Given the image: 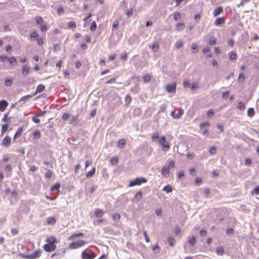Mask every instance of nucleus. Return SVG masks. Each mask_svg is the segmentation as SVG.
I'll return each mask as SVG.
<instances>
[{"mask_svg": "<svg viewBox=\"0 0 259 259\" xmlns=\"http://www.w3.org/2000/svg\"><path fill=\"white\" fill-rule=\"evenodd\" d=\"M209 152L210 154L214 155L215 154V153L217 152L216 148L214 146H211L209 148Z\"/></svg>", "mask_w": 259, "mask_h": 259, "instance_id": "5fc2aeb1", "label": "nucleus"}, {"mask_svg": "<svg viewBox=\"0 0 259 259\" xmlns=\"http://www.w3.org/2000/svg\"><path fill=\"white\" fill-rule=\"evenodd\" d=\"M196 239L194 236L189 237L188 242L192 246H193L196 243Z\"/></svg>", "mask_w": 259, "mask_h": 259, "instance_id": "cd10ccee", "label": "nucleus"}, {"mask_svg": "<svg viewBox=\"0 0 259 259\" xmlns=\"http://www.w3.org/2000/svg\"><path fill=\"white\" fill-rule=\"evenodd\" d=\"M46 241L47 242V243L51 244L53 245H56L55 243L57 242V240L56 238L53 236H49L47 238Z\"/></svg>", "mask_w": 259, "mask_h": 259, "instance_id": "f8f14e48", "label": "nucleus"}, {"mask_svg": "<svg viewBox=\"0 0 259 259\" xmlns=\"http://www.w3.org/2000/svg\"><path fill=\"white\" fill-rule=\"evenodd\" d=\"M40 30L42 32H45L48 30V27L46 24H42L40 25Z\"/></svg>", "mask_w": 259, "mask_h": 259, "instance_id": "603ef678", "label": "nucleus"}, {"mask_svg": "<svg viewBox=\"0 0 259 259\" xmlns=\"http://www.w3.org/2000/svg\"><path fill=\"white\" fill-rule=\"evenodd\" d=\"M151 80V75L149 74L143 76V81L144 82H148Z\"/></svg>", "mask_w": 259, "mask_h": 259, "instance_id": "c03bdc74", "label": "nucleus"}, {"mask_svg": "<svg viewBox=\"0 0 259 259\" xmlns=\"http://www.w3.org/2000/svg\"><path fill=\"white\" fill-rule=\"evenodd\" d=\"M126 144L125 140L124 139H120L118 141V145L119 148H123Z\"/></svg>", "mask_w": 259, "mask_h": 259, "instance_id": "393cba45", "label": "nucleus"}, {"mask_svg": "<svg viewBox=\"0 0 259 259\" xmlns=\"http://www.w3.org/2000/svg\"><path fill=\"white\" fill-rule=\"evenodd\" d=\"M237 108L240 110H244L245 108V104L241 101H240L238 102V104H237Z\"/></svg>", "mask_w": 259, "mask_h": 259, "instance_id": "c9c22d12", "label": "nucleus"}, {"mask_svg": "<svg viewBox=\"0 0 259 259\" xmlns=\"http://www.w3.org/2000/svg\"><path fill=\"white\" fill-rule=\"evenodd\" d=\"M119 26V21L118 20L114 21L112 24V30L117 28Z\"/></svg>", "mask_w": 259, "mask_h": 259, "instance_id": "3c124183", "label": "nucleus"}, {"mask_svg": "<svg viewBox=\"0 0 259 259\" xmlns=\"http://www.w3.org/2000/svg\"><path fill=\"white\" fill-rule=\"evenodd\" d=\"M169 172H170L169 168L167 166H163L162 168L161 173L163 176H166L169 175Z\"/></svg>", "mask_w": 259, "mask_h": 259, "instance_id": "a211bd4d", "label": "nucleus"}, {"mask_svg": "<svg viewBox=\"0 0 259 259\" xmlns=\"http://www.w3.org/2000/svg\"><path fill=\"white\" fill-rule=\"evenodd\" d=\"M85 242L82 240H79L73 242L69 245V247L70 249H74L83 246Z\"/></svg>", "mask_w": 259, "mask_h": 259, "instance_id": "7ed1b4c3", "label": "nucleus"}, {"mask_svg": "<svg viewBox=\"0 0 259 259\" xmlns=\"http://www.w3.org/2000/svg\"><path fill=\"white\" fill-rule=\"evenodd\" d=\"M172 15L175 21L179 20L181 18V15L179 12H175L172 14Z\"/></svg>", "mask_w": 259, "mask_h": 259, "instance_id": "4c0bfd02", "label": "nucleus"}, {"mask_svg": "<svg viewBox=\"0 0 259 259\" xmlns=\"http://www.w3.org/2000/svg\"><path fill=\"white\" fill-rule=\"evenodd\" d=\"M13 83V80L11 78H6L5 80V84L6 86H11Z\"/></svg>", "mask_w": 259, "mask_h": 259, "instance_id": "79ce46f5", "label": "nucleus"}, {"mask_svg": "<svg viewBox=\"0 0 259 259\" xmlns=\"http://www.w3.org/2000/svg\"><path fill=\"white\" fill-rule=\"evenodd\" d=\"M9 57L5 55L0 56V60L1 61L4 62L5 60H8Z\"/></svg>", "mask_w": 259, "mask_h": 259, "instance_id": "69168bd1", "label": "nucleus"}, {"mask_svg": "<svg viewBox=\"0 0 259 259\" xmlns=\"http://www.w3.org/2000/svg\"><path fill=\"white\" fill-rule=\"evenodd\" d=\"M143 235H144V236L145 237V240L147 242H150V238H149V237L148 236V235L147 234L146 231H144L143 232Z\"/></svg>", "mask_w": 259, "mask_h": 259, "instance_id": "e2e57ef3", "label": "nucleus"}, {"mask_svg": "<svg viewBox=\"0 0 259 259\" xmlns=\"http://www.w3.org/2000/svg\"><path fill=\"white\" fill-rule=\"evenodd\" d=\"M208 43L210 45H214L216 43V40L213 37H211L208 40Z\"/></svg>", "mask_w": 259, "mask_h": 259, "instance_id": "bf43d9fd", "label": "nucleus"}, {"mask_svg": "<svg viewBox=\"0 0 259 259\" xmlns=\"http://www.w3.org/2000/svg\"><path fill=\"white\" fill-rule=\"evenodd\" d=\"M78 120V115H75L73 116L70 120V124H74L76 123V122Z\"/></svg>", "mask_w": 259, "mask_h": 259, "instance_id": "09e8293b", "label": "nucleus"}, {"mask_svg": "<svg viewBox=\"0 0 259 259\" xmlns=\"http://www.w3.org/2000/svg\"><path fill=\"white\" fill-rule=\"evenodd\" d=\"M11 143V138L10 136L7 135L2 140V145L3 146L8 147Z\"/></svg>", "mask_w": 259, "mask_h": 259, "instance_id": "423d86ee", "label": "nucleus"}, {"mask_svg": "<svg viewBox=\"0 0 259 259\" xmlns=\"http://www.w3.org/2000/svg\"><path fill=\"white\" fill-rule=\"evenodd\" d=\"M217 253L220 255H223L225 253V250L222 246H219L216 249Z\"/></svg>", "mask_w": 259, "mask_h": 259, "instance_id": "412c9836", "label": "nucleus"}, {"mask_svg": "<svg viewBox=\"0 0 259 259\" xmlns=\"http://www.w3.org/2000/svg\"><path fill=\"white\" fill-rule=\"evenodd\" d=\"M70 115L68 113L65 112L62 115V119L64 120H67L68 118H69Z\"/></svg>", "mask_w": 259, "mask_h": 259, "instance_id": "338daca9", "label": "nucleus"}, {"mask_svg": "<svg viewBox=\"0 0 259 259\" xmlns=\"http://www.w3.org/2000/svg\"><path fill=\"white\" fill-rule=\"evenodd\" d=\"M8 105V103L5 100L0 101V111L4 112L7 108Z\"/></svg>", "mask_w": 259, "mask_h": 259, "instance_id": "9d476101", "label": "nucleus"}, {"mask_svg": "<svg viewBox=\"0 0 259 259\" xmlns=\"http://www.w3.org/2000/svg\"><path fill=\"white\" fill-rule=\"evenodd\" d=\"M56 219L54 217H50L47 219V222L48 225H53L56 223Z\"/></svg>", "mask_w": 259, "mask_h": 259, "instance_id": "f3484780", "label": "nucleus"}, {"mask_svg": "<svg viewBox=\"0 0 259 259\" xmlns=\"http://www.w3.org/2000/svg\"><path fill=\"white\" fill-rule=\"evenodd\" d=\"M159 144L161 146L162 149L164 151H168L170 148L168 142L166 141L165 136H161L159 140Z\"/></svg>", "mask_w": 259, "mask_h": 259, "instance_id": "f257e3e1", "label": "nucleus"}, {"mask_svg": "<svg viewBox=\"0 0 259 259\" xmlns=\"http://www.w3.org/2000/svg\"><path fill=\"white\" fill-rule=\"evenodd\" d=\"M37 44L39 46H42L44 44V39L42 37L38 38L37 40Z\"/></svg>", "mask_w": 259, "mask_h": 259, "instance_id": "774afa93", "label": "nucleus"}, {"mask_svg": "<svg viewBox=\"0 0 259 259\" xmlns=\"http://www.w3.org/2000/svg\"><path fill=\"white\" fill-rule=\"evenodd\" d=\"M23 127L22 126L20 127L19 128H18L17 129V131L16 132V133L14 136V138H13L14 141L21 136V135L23 133Z\"/></svg>", "mask_w": 259, "mask_h": 259, "instance_id": "9b49d317", "label": "nucleus"}, {"mask_svg": "<svg viewBox=\"0 0 259 259\" xmlns=\"http://www.w3.org/2000/svg\"><path fill=\"white\" fill-rule=\"evenodd\" d=\"M9 125L8 124H3L1 128V136H3L8 129Z\"/></svg>", "mask_w": 259, "mask_h": 259, "instance_id": "a878e982", "label": "nucleus"}, {"mask_svg": "<svg viewBox=\"0 0 259 259\" xmlns=\"http://www.w3.org/2000/svg\"><path fill=\"white\" fill-rule=\"evenodd\" d=\"M185 28V24L183 22H179L176 24V29L178 31L182 30Z\"/></svg>", "mask_w": 259, "mask_h": 259, "instance_id": "5701e85b", "label": "nucleus"}, {"mask_svg": "<svg viewBox=\"0 0 259 259\" xmlns=\"http://www.w3.org/2000/svg\"><path fill=\"white\" fill-rule=\"evenodd\" d=\"M8 61L9 63L12 65L16 64L17 63V60L15 57L9 58Z\"/></svg>", "mask_w": 259, "mask_h": 259, "instance_id": "37998d69", "label": "nucleus"}, {"mask_svg": "<svg viewBox=\"0 0 259 259\" xmlns=\"http://www.w3.org/2000/svg\"><path fill=\"white\" fill-rule=\"evenodd\" d=\"M251 195H259V185L253 188L251 191Z\"/></svg>", "mask_w": 259, "mask_h": 259, "instance_id": "e433bc0d", "label": "nucleus"}, {"mask_svg": "<svg viewBox=\"0 0 259 259\" xmlns=\"http://www.w3.org/2000/svg\"><path fill=\"white\" fill-rule=\"evenodd\" d=\"M30 38L34 40L38 38V34L36 31H32L30 33Z\"/></svg>", "mask_w": 259, "mask_h": 259, "instance_id": "58836bf2", "label": "nucleus"}, {"mask_svg": "<svg viewBox=\"0 0 259 259\" xmlns=\"http://www.w3.org/2000/svg\"><path fill=\"white\" fill-rule=\"evenodd\" d=\"M255 114L254 110L253 108H250L247 110V115L250 117H253Z\"/></svg>", "mask_w": 259, "mask_h": 259, "instance_id": "473e14b6", "label": "nucleus"}, {"mask_svg": "<svg viewBox=\"0 0 259 259\" xmlns=\"http://www.w3.org/2000/svg\"><path fill=\"white\" fill-rule=\"evenodd\" d=\"M162 190L167 193L171 192L172 191V187L169 185H167L164 187Z\"/></svg>", "mask_w": 259, "mask_h": 259, "instance_id": "a19ab883", "label": "nucleus"}, {"mask_svg": "<svg viewBox=\"0 0 259 259\" xmlns=\"http://www.w3.org/2000/svg\"><path fill=\"white\" fill-rule=\"evenodd\" d=\"M96 171L95 167H93L92 169L88 171L86 174V177L87 178H91L92 176H93Z\"/></svg>", "mask_w": 259, "mask_h": 259, "instance_id": "6ab92c4d", "label": "nucleus"}, {"mask_svg": "<svg viewBox=\"0 0 259 259\" xmlns=\"http://www.w3.org/2000/svg\"><path fill=\"white\" fill-rule=\"evenodd\" d=\"M40 250H36L33 253L28 255L26 256L27 259H35L40 256L41 254Z\"/></svg>", "mask_w": 259, "mask_h": 259, "instance_id": "6e6552de", "label": "nucleus"}, {"mask_svg": "<svg viewBox=\"0 0 259 259\" xmlns=\"http://www.w3.org/2000/svg\"><path fill=\"white\" fill-rule=\"evenodd\" d=\"M183 42L182 40H179L178 41L176 44V47L177 49H179L180 48L183 47Z\"/></svg>", "mask_w": 259, "mask_h": 259, "instance_id": "052dcab7", "label": "nucleus"}, {"mask_svg": "<svg viewBox=\"0 0 259 259\" xmlns=\"http://www.w3.org/2000/svg\"><path fill=\"white\" fill-rule=\"evenodd\" d=\"M30 68L26 65H24L22 68V74L26 76L29 73Z\"/></svg>", "mask_w": 259, "mask_h": 259, "instance_id": "2eb2a0df", "label": "nucleus"}, {"mask_svg": "<svg viewBox=\"0 0 259 259\" xmlns=\"http://www.w3.org/2000/svg\"><path fill=\"white\" fill-rule=\"evenodd\" d=\"M159 49V45L157 41H155L152 44V50L153 52H156Z\"/></svg>", "mask_w": 259, "mask_h": 259, "instance_id": "bb28decb", "label": "nucleus"}, {"mask_svg": "<svg viewBox=\"0 0 259 259\" xmlns=\"http://www.w3.org/2000/svg\"><path fill=\"white\" fill-rule=\"evenodd\" d=\"M68 26L69 28H75L76 27V23L74 21H70L68 22Z\"/></svg>", "mask_w": 259, "mask_h": 259, "instance_id": "864d4df0", "label": "nucleus"}, {"mask_svg": "<svg viewBox=\"0 0 259 259\" xmlns=\"http://www.w3.org/2000/svg\"><path fill=\"white\" fill-rule=\"evenodd\" d=\"M118 162V158L116 156H114L111 159V164L115 165L117 164Z\"/></svg>", "mask_w": 259, "mask_h": 259, "instance_id": "a18cd8bd", "label": "nucleus"}, {"mask_svg": "<svg viewBox=\"0 0 259 259\" xmlns=\"http://www.w3.org/2000/svg\"><path fill=\"white\" fill-rule=\"evenodd\" d=\"M95 256L96 254L92 251H89L88 252L83 251L81 253L82 259H94Z\"/></svg>", "mask_w": 259, "mask_h": 259, "instance_id": "20e7f679", "label": "nucleus"}, {"mask_svg": "<svg viewBox=\"0 0 259 259\" xmlns=\"http://www.w3.org/2000/svg\"><path fill=\"white\" fill-rule=\"evenodd\" d=\"M32 97V95H28L26 96H24L21 98V99L19 100V102H25L28 99L31 98Z\"/></svg>", "mask_w": 259, "mask_h": 259, "instance_id": "f704fd0d", "label": "nucleus"}, {"mask_svg": "<svg viewBox=\"0 0 259 259\" xmlns=\"http://www.w3.org/2000/svg\"><path fill=\"white\" fill-rule=\"evenodd\" d=\"M165 89L168 93H175L176 90V83L167 84L165 86Z\"/></svg>", "mask_w": 259, "mask_h": 259, "instance_id": "0eeeda50", "label": "nucleus"}, {"mask_svg": "<svg viewBox=\"0 0 259 259\" xmlns=\"http://www.w3.org/2000/svg\"><path fill=\"white\" fill-rule=\"evenodd\" d=\"M45 176L47 178H48V179H50L52 178V173L51 172V171L50 170H48L46 174H45Z\"/></svg>", "mask_w": 259, "mask_h": 259, "instance_id": "0e129e2a", "label": "nucleus"}, {"mask_svg": "<svg viewBox=\"0 0 259 259\" xmlns=\"http://www.w3.org/2000/svg\"><path fill=\"white\" fill-rule=\"evenodd\" d=\"M202 179L200 177H197L195 180V184L196 185H199L202 183Z\"/></svg>", "mask_w": 259, "mask_h": 259, "instance_id": "13d9d810", "label": "nucleus"}, {"mask_svg": "<svg viewBox=\"0 0 259 259\" xmlns=\"http://www.w3.org/2000/svg\"><path fill=\"white\" fill-rule=\"evenodd\" d=\"M132 98L129 94H127L125 98V102L126 104H128L131 102Z\"/></svg>", "mask_w": 259, "mask_h": 259, "instance_id": "6e6d98bb", "label": "nucleus"}, {"mask_svg": "<svg viewBox=\"0 0 259 259\" xmlns=\"http://www.w3.org/2000/svg\"><path fill=\"white\" fill-rule=\"evenodd\" d=\"M41 133L39 131L36 130L33 132V137L34 138L37 139L40 137Z\"/></svg>", "mask_w": 259, "mask_h": 259, "instance_id": "72a5a7b5", "label": "nucleus"}, {"mask_svg": "<svg viewBox=\"0 0 259 259\" xmlns=\"http://www.w3.org/2000/svg\"><path fill=\"white\" fill-rule=\"evenodd\" d=\"M223 12V8L220 6L214 9L213 11V16L216 17Z\"/></svg>", "mask_w": 259, "mask_h": 259, "instance_id": "ddd939ff", "label": "nucleus"}, {"mask_svg": "<svg viewBox=\"0 0 259 259\" xmlns=\"http://www.w3.org/2000/svg\"><path fill=\"white\" fill-rule=\"evenodd\" d=\"M174 233L177 235H181V229L177 226L175 228L174 230Z\"/></svg>", "mask_w": 259, "mask_h": 259, "instance_id": "de8ad7c7", "label": "nucleus"}, {"mask_svg": "<svg viewBox=\"0 0 259 259\" xmlns=\"http://www.w3.org/2000/svg\"><path fill=\"white\" fill-rule=\"evenodd\" d=\"M225 23V20L224 18L223 17H219L217 18L214 22V24L216 26H219L221 24H224Z\"/></svg>", "mask_w": 259, "mask_h": 259, "instance_id": "dca6fc26", "label": "nucleus"}, {"mask_svg": "<svg viewBox=\"0 0 259 259\" xmlns=\"http://www.w3.org/2000/svg\"><path fill=\"white\" fill-rule=\"evenodd\" d=\"M203 53L204 55H206L207 57H212L210 49L208 48H204L203 50Z\"/></svg>", "mask_w": 259, "mask_h": 259, "instance_id": "c756f323", "label": "nucleus"}, {"mask_svg": "<svg viewBox=\"0 0 259 259\" xmlns=\"http://www.w3.org/2000/svg\"><path fill=\"white\" fill-rule=\"evenodd\" d=\"M238 79L240 82H243L245 79V77L243 73H240L238 75Z\"/></svg>", "mask_w": 259, "mask_h": 259, "instance_id": "49530a36", "label": "nucleus"}, {"mask_svg": "<svg viewBox=\"0 0 259 259\" xmlns=\"http://www.w3.org/2000/svg\"><path fill=\"white\" fill-rule=\"evenodd\" d=\"M36 23L38 25H41L43 24L44 22V19L43 18L40 16H36L35 18Z\"/></svg>", "mask_w": 259, "mask_h": 259, "instance_id": "7c9ffc66", "label": "nucleus"}, {"mask_svg": "<svg viewBox=\"0 0 259 259\" xmlns=\"http://www.w3.org/2000/svg\"><path fill=\"white\" fill-rule=\"evenodd\" d=\"M45 89V86L42 84H40L37 85L36 89L35 91L34 94L39 93L44 91Z\"/></svg>", "mask_w": 259, "mask_h": 259, "instance_id": "4468645a", "label": "nucleus"}, {"mask_svg": "<svg viewBox=\"0 0 259 259\" xmlns=\"http://www.w3.org/2000/svg\"><path fill=\"white\" fill-rule=\"evenodd\" d=\"M94 213L96 217H101L104 213L103 211L100 209H96Z\"/></svg>", "mask_w": 259, "mask_h": 259, "instance_id": "aec40b11", "label": "nucleus"}, {"mask_svg": "<svg viewBox=\"0 0 259 259\" xmlns=\"http://www.w3.org/2000/svg\"><path fill=\"white\" fill-rule=\"evenodd\" d=\"M237 56L236 52L231 51L229 53V58L231 60H236L237 59Z\"/></svg>", "mask_w": 259, "mask_h": 259, "instance_id": "4be33fe9", "label": "nucleus"}, {"mask_svg": "<svg viewBox=\"0 0 259 259\" xmlns=\"http://www.w3.org/2000/svg\"><path fill=\"white\" fill-rule=\"evenodd\" d=\"M214 114V112L212 109H209L207 112V116L209 117H211Z\"/></svg>", "mask_w": 259, "mask_h": 259, "instance_id": "680f3d73", "label": "nucleus"}, {"mask_svg": "<svg viewBox=\"0 0 259 259\" xmlns=\"http://www.w3.org/2000/svg\"><path fill=\"white\" fill-rule=\"evenodd\" d=\"M97 29V24L96 22L94 21L91 24L90 29L91 31H94Z\"/></svg>", "mask_w": 259, "mask_h": 259, "instance_id": "ea45409f", "label": "nucleus"}, {"mask_svg": "<svg viewBox=\"0 0 259 259\" xmlns=\"http://www.w3.org/2000/svg\"><path fill=\"white\" fill-rule=\"evenodd\" d=\"M113 220L115 222H118L120 219V215L118 213H114L112 215Z\"/></svg>", "mask_w": 259, "mask_h": 259, "instance_id": "2f4dec72", "label": "nucleus"}, {"mask_svg": "<svg viewBox=\"0 0 259 259\" xmlns=\"http://www.w3.org/2000/svg\"><path fill=\"white\" fill-rule=\"evenodd\" d=\"M183 114H184V110L182 108H179L178 110V112L176 113H175V111H172L171 112V116L175 119H179L180 118H181V117L182 116V115Z\"/></svg>", "mask_w": 259, "mask_h": 259, "instance_id": "39448f33", "label": "nucleus"}, {"mask_svg": "<svg viewBox=\"0 0 259 259\" xmlns=\"http://www.w3.org/2000/svg\"><path fill=\"white\" fill-rule=\"evenodd\" d=\"M167 240H168L169 244L171 246H174V245L175 244V239L174 238H172V237H168L167 238Z\"/></svg>", "mask_w": 259, "mask_h": 259, "instance_id": "8fccbe9b", "label": "nucleus"}, {"mask_svg": "<svg viewBox=\"0 0 259 259\" xmlns=\"http://www.w3.org/2000/svg\"><path fill=\"white\" fill-rule=\"evenodd\" d=\"M146 179L144 178H137L135 180L131 181L128 185L129 187H133L136 185H140L142 183L147 182Z\"/></svg>", "mask_w": 259, "mask_h": 259, "instance_id": "f03ea898", "label": "nucleus"}, {"mask_svg": "<svg viewBox=\"0 0 259 259\" xmlns=\"http://www.w3.org/2000/svg\"><path fill=\"white\" fill-rule=\"evenodd\" d=\"M60 187V184L59 183H56L54 185H52L50 188L51 191H54L55 190H59Z\"/></svg>", "mask_w": 259, "mask_h": 259, "instance_id": "b1692460", "label": "nucleus"}, {"mask_svg": "<svg viewBox=\"0 0 259 259\" xmlns=\"http://www.w3.org/2000/svg\"><path fill=\"white\" fill-rule=\"evenodd\" d=\"M159 138V134L158 133H154L152 134L151 139L153 141H156Z\"/></svg>", "mask_w": 259, "mask_h": 259, "instance_id": "4d7b16f0", "label": "nucleus"}, {"mask_svg": "<svg viewBox=\"0 0 259 259\" xmlns=\"http://www.w3.org/2000/svg\"><path fill=\"white\" fill-rule=\"evenodd\" d=\"M142 197V192L141 191L137 192L135 195V198L136 200L137 201H140V200H141Z\"/></svg>", "mask_w": 259, "mask_h": 259, "instance_id": "c85d7f7f", "label": "nucleus"}, {"mask_svg": "<svg viewBox=\"0 0 259 259\" xmlns=\"http://www.w3.org/2000/svg\"><path fill=\"white\" fill-rule=\"evenodd\" d=\"M56 245H53L51 244H46L44 245V248L47 252H51L55 250L56 249Z\"/></svg>", "mask_w": 259, "mask_h": 259, "instance_id": "1a4fd4ad", "label": "nucleus"}]
</instances>
